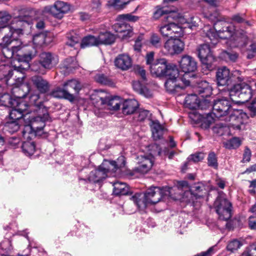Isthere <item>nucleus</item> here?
Returning a JSON list of instances; mask_svg holds the SVG:
<instances>
[{"instance_id": "a211bd4d", "label": "nucleus", "mask_w": 256, "mask_h": 256, "mask_svg": "<svg viewBox=\"0 0 256 256\" xmlns=\"http://www.w3.org/2000/svg\"><path fill=\"white\" fill-rule=\"evenodd\" d=\"M58 60L56 56L50 52H44L40 56V63L46 69H51L58 63Z\"/></svg>"}, {"instance_id": "9d476101", "label": "nucleus", "mask_w": 256, "mask_h": 256, "mask_svg": "<svg viewBox=\"0 0 256 256\" xmlns=\"http://www.w3.org/2000/svg\"><path fill=\"white\" fill-rule=\"evenodd\" d=\"M214 206L220 220H228L230 219L232 216V204L223 193L218 196Z\"/></svg>"}, {"instance_id": "338daca9", "label": "nucleus", "mask_w": 256, "mask_h": 256, "mask_svg": "<svg viewBox=\"0 0 256 256\" xmlns=\"http://www.w3.org/2000/svg\"><path fill=\"white\" fill-rule=\"evenodd\" d=\"M240 256H256V246L247 248Z\"/></svg>"}, {"instance_id": "39448f33", "label": "nucleus", "mask_w": 256, "mask_h": 256, "mask_svg": "<svg viewBox=\"0 0 256 256\" xmlns=\"http://www.w3.org/2000/svg\"><path fill=\"white\" fill-rule=\"evenodd\" d=\"M16 39H15L16 40ZM12 42L10 44L14 42V40L11 39ZM18 44L12 45L11 49L7 47L8 44H4L6 46L2 48V54L4 56L7 58H12L14 55L18 56L20 62H22L23 64H20L14 68V70L16 72H22L23 70H26L30 68L29 62L34 58L36 54V50L33 46L26 47L22 44L21 40H16Z\"/></svg>"}, {"instance_id": "e2e57ef3", "label": "nucleus", "mask_w": 256, "mask_h": 256, "mask_svg": "<svg viewBox=\"0 0 256 256\" xmlns=\"http://www.w3.org/2000/svg\"><path fill=\"white\" fill-rule=\"evenodd\" d=\"M176 20H172V36L177 34V36H180L183 34V30L182 28L174 22Z\"/></svg>"}, {"instance_id": "e433bc0d", "label": "nucleus", "mask_w": 256, "mask_h": 256, "mask_svg": "<svg viewBox=\"0 0 256 256\" xmlns=\"http://www.w3.org/2000/svg\"><path fill=\"white\" fill-rule=\"evenodd\" d=\"M134 90L138 94L143 95L146 98L152 96V92L146 87L143 86L139 81H134L132 83Z\"/></svg>"}, {"instance_id": "13d9d810", "label": "nucleus", "mask_w": 256, "mask_h": 256, "mask_svg": "<svg viewBox=\"0 0 256 256\" xmlns=\"http://www.w3.org/2000/svg\"><path fill=\"white\" fill-rule=\"evenodd\" d=\"M120 20L124 21H128L131 22H136L139 20V17L133 16L131 14H121L118 16Z\"/></svg>"}, {"instance_id": "680f3d73", "label": "nucleus", "mask_w": 256, "mask_h": 256, "mask_svg": "<svg viewBox=\"0 0 256 256\" xmlns=\"http://www.w3.org/2000/svg\"><path fill=\"white\" fill-rule=\"evenodd\" d=\"M214 120V118L212 116V114H208L202 120V126L205 128H208L213 122Z\"/></svg>"}, {"instance_id": "423d86ee", "label": "nucleus", "mask_w": 256, "mask_h": 256, "mask_svg": "<svg viewBox=\"0 0 256 256\" xmlns=\"http://www.w3.org/2000/svg\"><path fill=\"white\" fill-rule=\"evenodd\" d=\"M229 96L235 104H244L256 96V82L239 83L234 84L229 91Z\"/></svg>"}, {"instance_id": "c03bdc74", "label": "nucleus", "mask_w": 256, "mask_h": 256, "mask_svg": "<svg viewBox=\"0 0 256 256\" xmlns=\"http://www.w3.org/2000/svg\"><path fill=\"white\" fill-rule=\"evenodd\" d=\"M22 122L16 120H11L7 122L4 126V130L9 133H14L19 130L20 124Z\"/></svg>"}, {"instance_id": "c9c22d12", "label": "nucleus", "mask_w": 256, "mask_h": 256, "mask_svg": "<svg viewBox=\"0 0 256 256\" xmlns=\"http://www.w3.org/2000/svg\"><path fill=\"white\" fill-rule=\"evenodd\" d=\"M12 108L10 112V117L12 120H16L19 122H22L28 120H30V116L22 114L16 108L12 107Z\"/></svg>"}, {"instance_id": "ea45409f", "label": "nucleus", "mask_w": 256, "mask_h": 256, "mask_svg": "<svg viewBox=\"0 0 256 256\" xmlns=\"http://www.w3.org/2000/svg\"><path fill=\"white\" fill-rule=\"evenodd\" d=\"M113 192L115 195H126L128 193V188L125 183L116 182L113 184Z\"/></svg>"}, {"instance_id": "393cba45", "label": "nucleus", "mask_w": 256, "mask_h": 256, "mask_svg": "<svg viewBox=\"0 0 256 256\" xmlns=\"http://www.w3.org/2000/svg\"><path fill=\"white\" fill-rule=\"evenodd\" d=\"M138 102L134 99L126 100L122 104V112L126 115L132 114L138 108Z\"/></svg>"}, {"instance_id": "052dcab7", "label": "nucleus", "mask_w": 256, "mask_h": 256, "mask_svg": "<svg viewBox=\"0 0 256 256\" xmlns=\"http://www.w3.org/2000/svg\"><path fill=\"white\" fill-rule=\"evenodd\" d=\"M172 12H170L167 10H164L163 8L157 6L156 11L154 13L153 18L157 20L164 14H168V15L169 14Z\"/></svg>"}, {"instance_id": "473e14b6", "label": "nucleus", "mask_w": 256, "mask_h": 256, "mask_svg": "<svg viewBox=\"0 0 256 256\" xmlns=\"http://www.w3.org/2000/svg\"><path fill=\"white\" fill-rule=\"evenodd\" d=\"M78 66V64L76 61L75 58L70 57L64 61L62 64V69L64 73H69L77 68Z\"/></svg>"}, {"instance_id": "a19ab883", "label": "nucleus", "mask_w": 256, "mask_h": 256, "mask_svg": "<svg viewBox=\"0 0 256 256\" xmlns=\"http://www.w3.org/2000/svg\"><path fill=\"white\" fill-rule=\"evenodd\" d=\"M164 76H166L167 78H180L179 76V72L176 66L171 63L168 64Z\"/></svg>"}, {"instance_id": "5701e85b", "label": "nucleus", "mask_w": 256, "mask_h": 256, "mask_svg": "<svg viewBox=\"0 0 256 256\" xmlns=\"http://www.w3.org/2000/svg\"><path fill=\"white\" fill-rule=\"evenodd\" d=\"M114 65L116 68L122 70H126L131 67L132 60L128 54H119L114 60Z\"/></svg>"}, {"instance_id": "0e129e2a", "label": "nucleus", "mask_w": 256, "mask_h": 256, "mask_svg": "<svg viewBox=\"0 0 256 256\" xmlns=\"http://www.w3.org/2000/svg\"><path fill=\"white\" fill-rule=\"evenodd\" d=\"M251 156L252 152L250 150L248 146H246L244 150L242 162L244 163L250 162Z\"/></svg>"}, {"instance_id": "774afa93", "label": "nucleus", "mask_w": 256, "mask_h": 256, "mask_svg": "<svg viewBox=\"0 0 256 256\" xmlns=\"http://www.w3.org/2000/svg\"><path fill=\"white\" fill-rule=\"evenodd\" d=\"M248 226L251 230H256V214H252L249 216Z\"/></svg>"}, {"instance_id": "c756f323", "label": "nucleus", "mask_w": 256, "mask_h": 256, "mask_svg": "<svg viewBox=\"0 0 256 256\" xmlns=\"http://www.w3.org/2000/svg\"><path fill=\"white\" fill-rule=\"evenodd\" d=\"M62 86L64 87L66 90L69 91L70 93L72 90L74 92V96L78 94L82 88V86L78 80L76 79H72L65 82Z\"/></svg>"}, {"instance_id": "49530a36", "label": "nucleus", "mask_w": 256, "mask_h": 256, "mask_svg": "<svg viewBox=\"0 0 256 256\" xmlns=\"http://www.w3.org/2000/svg\"><path fill=\"white\" fill-rule=\"evenodd\" d=\"M151 114L148 110H140L134 114V119L137 121L143 122L149 118Z\"/></svg>"}, {"instance_id": "58836bf2", "label": "nucleus", "mask_w": 256, "mask_h": 256, "mask_svg": "<svg viewBox=\"0 0 256 256\" xmlns=\"http://www.w3.org/2000/svg\"><path fill=\"white\" fill-rule=\"evenodd\" d=\"M99 46L97 35H88L84 37L82 40L80 46L84 48L86 46Z\"/></svg>"}, {"instance_id": "6e6552de", "label": "nucleus", "mask_w": 256, "mask_h": 256, "mask_svg": "<svg viewBox=\"0 0 256 256\" xmlns=\"http://www.w3.org/2000/svg\"><path fill=\"white\" fill-rule=\"evenodd\" d=\"M152 148H157L158 150H152L150 154H144L137 156L136 162L138 166L133 169V172L144 174L148 172L152 168L154 160V156L160 155V150L157 144H154L150 146Z\"/></svg>"}, {"instance_id": "7c9ffc66", "label": "nucleus", "mask_w": 256, "mask_h": 256, "mask_svg": "<svg viewBox=\"0 0 256 256\" xmlns=\"http://www.w3.org/2000/svg\"><path fill=\"white\" fill-rule=\"evenodd\" d=\"M130 200L140 210H144L149 204L144 194L136 193L130 198Z\"/></svg>"}, {"instance_id": "4be33fe9", "label": "nucleus", "mask_w": 256, "mask_h": 256, "mask_svg": "<svg viewBox=\"0 0 256 256\" xmlns=\"http://www.w3.org/2000/svg\"><path fill=\"white\" fill-rule=\"evenodd\" d=\"M217 83L218 86H226L228 84L230 76V71L226 66L219 68L216 74Z\"/></svg>"}, {"instance_id": "ddd939ff", "label": "nucleus", "mask_w": 256, "mask_h": 256, "mask_svg": "<svg viewBox=\"0 0 256 256\" xmlns=\"http://www.w3.org/2000/svg\"><path fill=\"white\" fill-rule=\"evenodd\" d=\"M198 56L202 64L203 68H205L208 70H213V63L215 62L216 58L210 46L208 44H201L198 47Z\"/></svg>"}, {"instance_id": "bf43d9fd", "label": "nucleus", "mask_w": 256, "mask_h": 256, "mask_svg": "<svg viewBox=\"0 0 256 256\" xmlns=\"http://www.w3.org/2000/svg\"><path fill=\"white\" fill-rule=\"evenodd\" d=\"M205 157V154L202 152H196L194 154L190 155L188 160V161H192L194 162H198L202 160Z\"/></svg>"}, {"instance_id": "c85d7f7f", "label": "nucleus", "mask_w": 256, "mask_h": 256, "mask_svg": "<svg viewBox=\"0 0 256 256\" xmlns=\"http://www.w3.org/2000/svg\"><path fill=\"white\" fill-rule=\"evenodd\" d=\"M96 35L99 45L110 44L114 42L116 39L113 34L107 31L100 32Z\"/></svg>"}, {"instance_id": "2eb2a0df", "label": "nucleus", "mask_w": 256, "mask_h": 256, "mask_svg": "<svg viewBox=\"0 0 256 256\" xmlns=\"http://www.w3.org/2000/svg\"><path fill=\"white\" fill-rule=\"evenodd\" d=\"M184 44L179 38H170L164 44L166 54L174 55L181 53L184 50Z\"/></svg>"}, {"instance_id": "cd10ccee", "label": "nucleus", "mask_w": 256, "mask_h": 256, "mask_svg": "<svg viewBox=\"0 0 256 256\" xmlns=\"http://www.w3.org/2000/svg\"><path fill=\"white\" fill-rule=\"evenodd\" d=\"M172 191V194H168V197L172 199H178V196H180L182 194V188H188V182L186 181H181L178 182L176 186L174 187H167Z\"/></svg>"}, {"instance_id": "4468645a", "label": "nucleus", "mask_w": 256, "mask_h": 256, "mask_svg": "<svg viewBox=\"0 0 256 256\" xmlns=\"http://www.w3.org/2000/svg\"><path fill=\"white\" fill-rule=\"evenodd\" d=\"M190 84V81L185 78H167L164 85L169 92L181 95L186 86H189Z\"/></svg>"}, {"instance_id": "69168bd1", "label": "nucleus", "mask_w": 256, "mask_h": 256, "mask_svg": "<svg viewBox=\"0 0 256 256\" xmlns=\"http://www.w3.org/2000/svg\"><path fill=\"white\" fill-rule=\"evenodd\" d=\"M231 20L234 22L236 23L240 24L246 22L248 24H249V22L248 21H246L245 18H244V14H234L232 16Z\"/></svg>"}, {"instance_id": "6ab92c4d", "label": "nucleus", "mask_w": 256, "mask_h": 256, "mask_svg": "<svg viewBox=\"0 0 256 256\" xmlns=\"http://www.w3.org/2000/svg\"><path fill=\"white\" fill-rule=\"evenodd\" d=\"M108 96V94L104 91H96L91 95L90 100L95 107L100 109L105 108Z\"/></svg>"}, {"instance_id": "bb28decb", "label": "nucleus", "mask_w": 256, "mask_h": 256, "mask_svg": "<svg viewBox=\"0 0 256 256\" xmlns=\"http://www.w3.org/2000/svg\"><path fill=\"white\" fill-rule=\"evenodd\" d=\"M150 126L154 139L155 140L160 139L163 136L164 128L159 122L150 120Z\"/></svg>"}, {"instance_id": "72a5a7b5", "label": "nucleus", "mask_w": 256, "mask_h": 256, "mask_svg": "<svg viewBox=\"0 0 256 256\" xmlns=\"http://www.w3.org/2000/svg\"><path fill=\"white\" fill-rule=\"evenodd\" d=\"M78 66V64L76 61L75 58L70 57L64 61L62 64V69L64 73H69L77 68Z\"/></svg>"}, {"instance_id": "f3484780", "label": "nucleus", "mask_w": 256, "mask_h": 256, "mask_svg": "<svg viewBox=\"0 0 256 256\" xmlns=\"http://www.w3.org/2000/svg\"><path fill=\"white\" fill-rule=\"evenodd\" d=\"M164 58L157 60L150 66V70L152 76L156 77L164 76L168 66Z\"/></svg>"}, {"instance_id": "20e7f679", "label": "nucleus", "mask_w": 256, "mask_h": 256, "mask_svg": "<svg viewBox=\"0 0 256 256\" xmlns=\"http://www.w3.org/2000/svg\"><path fill=\"white\" fill-rule=\"evenodd\" d=\"M206 36L212 44L217 42L218 38L228 39V44L231 48L242 47L247 43L248 38L243 30H236L232 24L226 22L218 21L214 25V28H204Z\"/></svg>"}, {"instance_id": "37998d69", "label": "nucleus", "mask_w": 256, "mask_h": 256, "mask_svg": "<svg viewBox=\"0 0 256 256\" xmlns=\"http://www.w3.org/2000/svg\"><path fill=\"white\" fill-rule=\"evenodd\" d=\"M22 148L26 156H30L36 151V146L34 142H25L22 144Z\"/></svg>"}, {"instance_id": "3c124183", "label": "nucleus", "mask_w": 256, "mask_h": 256, "mask_svg": "<svg viewBox=\"0 0 256 256\" xmlns=\"http://www.w3.org/2000/svg\"><path fill=\"white\" fill-rule=\"evenodd\" d=\"M29 10H30V8H28ZM31 10H32V9H30ZM33 10L35 11L36 12H37L38 14V18H34V20H32V26H33V24H34V21L36 22V28L38 29V30H42L44 28V26H45V24H44V22L43 20H38V19L40 18V15H42L43 16H46V14H43L42 13V12H39V11H36L34 10Z\"/></svg>"}, {"instance_id": "8fccbe9b", "label": "nucleus", "mask_w": 256, "mask_h": 256, "mask_svg": "<svg viewBox=\"0 0 256 256\" xmlns=\"http://www.w3.org/2000/svg\"><path fill=\"white\" fill-rule=\"evenodd\" d=\"M130 2V0H110L109 3L110 6L116 9H122Z\"/></svg>"}, {"instance_id": "dca6fc26", "label": "nucleus", "mask_w": 256, "mask_h": 256, "mask_svg": "<svg viewBox=\"0 0 256 256\" xmlns=\"http://www.w3.org/2000/svg\"><path fill=\"white\" fill-rule=\"evenodd\" d=\"M179 66L182 72H184V76H189L191 72L197 69V64L194 58L189 55L183 56L178 62Z\"/></svg>"}, {"instance_id": "aec40b11", "label": "nucleus", "mask_w": 256, "mask_h": 256, "mask_svg": "<svg viewBox=\"0 0 256 256\" xmlns=\"http://www.w3.org/2000/svg\"><path fill=\"white\" fill-rule=\"evenodd\" d=\"M32 84L36 88L40 94H45L48 92L50 88L49 82L42 77L34 76L31 78Z\"/></svg>"}, {"instance_id": "864d4df0", "label": "nucleus", "mask_w": 256, "mask_h": 256, "mask_svg": "<svg viewBox=\"0 0 256 256\" xmlns=\"http://www.w3.org/2000/svg\"><path fill=\"white\" fill-rule=\"evenodd\" d=\"M208 166L216 168L218 166L217 158L216 154L214 152H211L208 154Z\"/></svg>"}, {"instance_id": "4d7b16f0", "label": "nucleus", "mask_w": 256, "mask_h": 256, "mask_svg": "<svg viewBox=\"0 0 256 256\" xmlns=\"http://www.w3.org/2000/svg\"><path fill=\"white\" fill-rule=\"evenodd\" d=\"M150 42L152 46L155 48H159L162 46L160 38L156 34H152L150 40Z\"/></svg>"}, {"instance_id": "603ef678", "label": "nucleus", "mask_w": 256, "mask_h": 256, "mask_svg": "<svg viewBox=\"0 0 256 256\" xmlns=\"http://www.w3.org/2000/svg\"><path fill=\"white\" fill-rule=\"evenodd\" d=\"M256 56V42H252L246 50V58L252 59Z\"/></svg>"}, {"instance_id": "2f4dec72", "label": "nucleus", "mask_w": 256, "mask_h": 256, "mask_svg": "<svg viewBox=\"0 0 256 256\" xmlns=\"http://www.w3.org/2000/svg\"><path fill=\"white\" fill-rule=\"evenodd\" d=\"M108 97L104 108L112 110H119L122 104V100L118 96H110L108 94Z\"/></svg>"}, {"instance_id": "1a4fd4ad", "label": "nucleus", "mask_w": 256, "mask_h": 256, "mask_svg": "<svg viewBox=\"0 0 256 256\" xmlns=\"http://www.w3.org/2000/svg\"><path fill=\"white\" fill-rule=\"evenodd\" d=\"M172 20H178V22L183 24L186 23L184 18L179 13L173 11L168 15L165 16L160 24L158 26L159 31L161 34L166 37H172Z\"/></svg>"}, {"instance_id": "6e6d98bb", "label": "nucleus", "mask_w": 256, "mask_h": 256, "mask_svg": "<svg viewBox=\"0 0 256 256\" xmlns=\"http://www.w3.org/2000/svg\"><path fill=\"white\" fill-rule=\"evenodd\" d=\"M114 28L118 34L127 31L128 30H132V27L125 22L117 24L115 25Z\"/></svg>"}, {"instance_id": "79ce46f5", "label": "nucleus", "mask_w": 256, "mask_h": 256, "mask_svg": "<svg viewBox=\"0 0 256 256\" xmlns=\"http://www.w3.org/2000/svg\"><path fill=\"white\" fill-rule=\"evenodd\" d=\"M66 44L70 46H74L81 40V37L74 31L72 30L66 34Z\"/></svg>"}, {"instance_id": "f03ea898", "label": "nucleus", "mask_w": 256, "mask_h": 256, "mask_svg": "<svg viewBox=\"0 0 256 256\" xmlns=\"http://www.w3.org/2000/svg\"><path fill=\"white\" fill-rule=\"evenodd\" d=\"M38 14L33 10L21 8L19 10L18 16L8 25L12 16L6 11L0 12V28L6 33L2 38L5 44H10L12 38L17 39L24 34L31 33L32 20L38 18Z\"/></svg>"}, {"instance_id": "5fc2aeb1", "label": "nucleus", "mask_w": 256, "mask_h": 256, "mask_svg": "<svg viewBox=\"0 0 256 256\" xmlns=\"http://www.w3.org/2000/svg\"><path fill=\"white\" fill-rule=\"evenodd\" d=\"M242 244L237 240H234L230 241L227 246V250L231 252H234L238 250L241 246Z\"/></svg>"}, {"instance_id": "0eeeda50", "label": "nucleus", "mask_w": 256, "mask_h": 256, "mask_svg": "<svg viewBox=\"0 0 256 256\" xmlns=\"http://www.w3.org/2000/svg\"><path fill=\"white\" fill-rule=\"evenodd\" d=\"M118 168L115 161L104 160L98 168L92 171L88 179L90 182H99L106 177L110 176Z\"/></svg>"}, {"instance_id": "a18cd8bd", "label": "nucleus", "mask_w": 256, "mask_h": 256, "mask_svg": "<svg viewBox=\"0 0 256 256\" xmlns=\"http://www.w3.org/2000/svg\"><path fill=\"white\" fill-rule=\"evenodd\" d=\"M95 80L98 83L108 86H114V83L110 78L104 74H98L95 76Z\"/></svg>"}, {"instance_id": "9b49d317", "label": "nucleus", "mask_w": 256, "mask_h": 256, "mask_svg": "<svg viewBox=\"0 0 256 256\" xmlns=\"http://www.w3.org/2000/svg\"><path fill=\"white\" fill-rule=\"evenodd\" d=\"M70 10V6L66 2L57 0L54 5L47 6L42 10L43 14H48L58 19H62Z\"/></svg>"}, {"instance_id": "b1692460", "label": "nucleus", "mask_w": 256, "mask_h": 256, "mask_svg": "<svg viewBox=\"0 0 256 256\" xmlns=\"http://www.w3.org/2000/svg\"><path fill=\"white\" fill-rule=\"evenodd\" d=\"M50 96L56 98L66 99L71 102L74 101L76 98L74 94L70 93L63 86L58 87L52 90L50 93Z\"/></svg>"}, {"instance_id": "a878e982", "label": "nucleus", "mask_w": 256, "mask_h": 256, "mask_svg": "<svg viewBox=\"0 0 256 256\" xmlns=\"http://www.w3.org/2000/svg\"><path fill=\"white\" fill-rule=\"evenodd\" d=\"M52 37L50 32H44L36 34L33 36L34 44L38 46H42L44 44H48L52 42Z\"/></svg>"}, {"instance_id": "09e8293b", "label": "nucleus", "mask_w": 256, "mask_h": 256, "mask_svg": "<svg viewBox=\"0 0 256 256\" xmlns=\"http://www.w3.org/2000/svg\"><path fill=\"white\" fill-rule=\"evenodd\" d=\"M238 54L235 52H223L221 54L222 58L226 60H230L232 62H235L238 58Z\"/></svg>"}, {"instance_id": "4c0bfd02", "label": "nucleus", "mask_w": 256, "mask_h": 256, "mask_svg": "<svg viewBox=\"0 0 256 256\" xmlns=\"http://www.w3.org/2000/svg\"><path fill=\"white\" fill-rule=\"evenodd\" d=\"M200 100L197 95L192 94L187 96L185 98L184 104L190 109H196L199 106Z\"/></svg>"}, {"instance_id": "7ed1b4c3", "label": "nucleus", "mask_w": 256, "mask_h": 256, "mask_svg": "<svg viewBox=\"0 0 256 256\" xmlns=\"http://www.w3.org/2000/svg\"><path fill=\"white\" fill-rule=\"evenodd\" d=\"M212 114L216 118L229 122L228 124L220 122L214 127V132L220 135L224 134L230 127L238 130L241 129L242 125L248 119V116L245 112L242 110L233 108L231 101L226 98L214 101L212 106Z\"/></svg>"}, {"instance_id": "f257e3e1", "label": "nucleus", "mask_w": 256, "mask_h": 256, "mask_svg": "<svg viewBox=\"0 0 256 256\" xmlns=\"http://www.w3.org/2000/svg\"><path fill=\"white\" fill-rule=\"evenodd\" d=\"M26 88L28 91L29 88L28 86L22 84L20 87H16L12 89V92L15 98H12L8 94H4L1 98H6L8 100V104L11 107L16 108L22 114L28 116V114L34 110L36 111L38 116L25 122L22 130V136L26 138H30V135L37 134L42 130L45 126L44 122L50 119L48 110L43 105V99L40 94L36 92L30 96V104L22 99L26 95V92L22 94L20 92L22 89Z\"/></svg>"}, {"instance_id": "de8ad7c7", "label": "nucleus", "mask_w": 256, "mask_h": 256, "mask_svg": "<svg viewBox=\"0 0 256 256\" xmlns=\"http://www.w3.org/2000/svg\"><path fill=\"white\" fill-rule=\"evenodd\" d=\"M224 146L228 149L236 148L241 144V141L238 138H233L224 143Z\"/></svg>"}, {"instance_id": "f8f14e48", "label": "nucleus", "mask_w": 256, "mask_h": 256, "mask_svg": "<svg viewBox=\"0 0 256 256\" xmlns=\"http://www.w3.org/2000/svg\"><path fill=\"white\" fill-rule=\"evenodd\" d=\"M172 194L170 190L164 187L160 188L158 186L148 188L144 194L149 204H154L158 202L162 198L168 197Z\"/></svg>"}, {"instance_id": "412c9836", "label": "nucleus", "mask_w": 256, "mask_h": 256, "mask_svg": "<svg viewBox=\"0 0 256 256\" xmlns=\"http://www.w3.org/2000/svg\"><path fill=\"white\" fill-rule=\"evenodd\" d=\"M204 190V188L203 185L200 184H194L190 191L186 190V198H190L187 200L194 202V199L198 200L202 198L204 196V194L202 192Z\"/></svg>"}, {"instance_id": "f704fd0d", "label": "nucleus", "mask_w": 256, "mask_h": 256, "mask_svg": "<svg viewBox=\"0 0 256 256\" xmlns=\"http://www.w3.org/2000/svg\"><path fill=\"white\" fill-rule=\"evenodd\" d=\"M198 92L202 98H207L212 94V88L206 81H202L198 87Z\"/></svg>"}]
</instances>
